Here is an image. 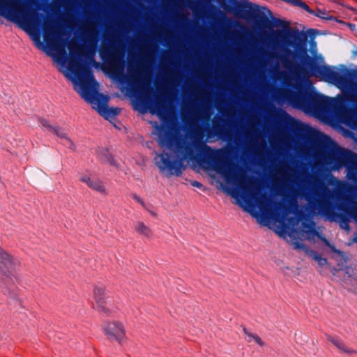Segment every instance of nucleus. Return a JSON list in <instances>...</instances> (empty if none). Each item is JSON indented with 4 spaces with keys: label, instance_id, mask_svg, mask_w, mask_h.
Listing matches in <instances>:
<instances>
[{
    "label": "nucleus",
    "instance_id": "f257e3e1",
    "mask_svg": "<svg viewBox=\"0 0 357 357\" xmlns=\"http://www.w3.org/2000/svg\"><path fill=\"white\" fill-rule=\"evenodd\" d=\"M209 106L202 102L196 108L192 109L190 115H183V121L190 130V138L193 145L203 153L199 164L205 169L215 171L225 180L226 183L235 185L244 193L240 194L235 188H225V190L232 198L236 199L237 204L245 211L256 218L263 225L272 228L278 223L280 236L286 233L287 226L294 227L298 224V219L289 217L291 213L289 207L282 202L275 201L272 197L261 192V183L249 176L245 170L233 162L226 149H213L204 142L203 128L197 123L198 120H208L210 117Z\"/></svg>",
    "mask_w": 357,
    "mask_h": 357
},
{
    "label": "nucleus",
    "instance_id": "f03ea898",
    "mask_svg": "<svg viewBox=\"0 0 357 357\" xmlns=\"http://www.w3.org/2000/svg\"><path fill=\"white\" fill-rule=\"evenodd\" d=\"M320 72L329 82L341 90L342 95L329 98L307 90L294 91L289 89H279L278 97L294 108L318 118L329 119L333 114L343 116L347 112L346 100L357 104V83L349 73L325 68Z\"/></svg>",
    "mask_w": 357,
    "mask_h": 357
},
{
    "label": "nucleus",
    "instance_id": "7ed1b4c3",
    "mask_svg": "<svg viewBox=\"0 0 357 357\" xmlns=\"http://www.w3.org/2000/svg\"><path fill=\"white\" fill-rule=\"evenodd\" d=\"M158 144L164 150L161 153H156L155 165L167 177L181 176L186 169L185 160H196L190 144L170 132L160 131Z\"/></svg>",
    "mask_w": 357,
    "mask_h": 357
},
{
    "label": "nucleus",
    "instance_id": "20e7f679",
    "mask_svg": "<svg viewBox=\"0 0 357 357\" xmlns=\"http://www.w3.org/2000/svg\"><path fill=\"white\" fill-rule=\"evenodd\" d=\"M313 181L312 188L305 194V199L311 204L317 206L319 213L325 217L326 220L336 222L341 228L349 229V222L354 218L345 208H355L357 209V202L350 197H342L337 204V208L342 213H337L330 202L333 198L331 190L325 183L315 176L310 177Z\"/></svg>",
    "mask_w": 357,
    "mask_h": 357
},
{
    "label": "nucleus",
    "instance_id": "39448f33",
    "mask_svg": "<svg viewBox=\"0 0 357 357\" xmlns=\"http://www.w3.org/2000/svg\"><path fill=\"white\" fill-rule=\"evenodd\" d=\"M85 28L86 29L82 35V40L85 42V45H79L73 41H70L69 43L68 49L71 54V57L68 61V70H61L67 79L72 81L73 84L79 86L78 89H80L79 77L75 72L70 69L71 62L73 61H75L73 66V68L77 69L79 72L82 70V68H86L91 71L92 76H93V75L90 68L83 63H81L75 57L81 56H84L89 65H98V63L95 60L98 31L95 25L91 22L89 23ZM93 77L94 78V77ZM75 89L77 91V87H75Z\"/></svg>",
    "mask_w": 357,
    "mask_h": 357
},
{
    "label": "nucleus",
    "instance_id": "423d86ee",
    "mask_svg": "<svg viewBox=\"0 0 357 357\" xmlns=\"http://www.w3.org/2000/svg\"><path fill=\"white\" fill-rule=\"evenodd\" d=\"M74 61L71 62L70 69L79 77L80 89H77L82 98L89 102L93 109L107 120H113L119 114V108H110L107 106L108 98L98 92V84L93 77L91 71L82 68L80 72L73 68Z\"/></svg>",
    "mask_w": 357,
    "mask_h": 357
},
{
    "label": "nucleus",
    "instance_id": "0eeeda50",
    "mask_svg": "<svg viewBox=\"0 0 357 357\" xmlns=\"http://www.w3.org/2000/svg\"><path fill=\"white\" fill-rule=\"evenodd\" d=\"M100 55L105 63V70L109 75L111 79L118 81L121 84L126 82L129 84H142L139 79V70L128 69L129 75H126L125 61L123 52L121 51L116 44L103 45L100 49Z\"/></svg>",
    "mask_w": 357,
    "mask_h": 357
},
{
    "label": "nucleus",
    "instance_id": "6e6552de",
    "mask_svg": "<svg viewBox=\"0 0 357 357\" xmlns=\"http://www.w3.org/2000/svg\"><path fill=\"white\" fill-rule=\"evenodd\" d=\"M290 36L293 38L296 43V53L292 52L288 48L283 50V54L278 56L273 54H271V57L278 58L282 66L288 70L290 73L295 77H299L301 75L305 73V70L300 64L295 63L294 61L289 59V56H296L301 59H305L307 56V52L306 48V40L307 37L305 34L300 32H294Z\"/></svg>",
    "mask_w": 357,
    "mask_h": 357
},
{
    "label": "nucleus",
    "instance_id": "1a4fd4ad",
    "mask_svg": "<svg viewBox=\"0 0 357 357\" xmlns=\"http://www.w3.org/2000/svg\"><path fill=\"white\" fill-rule=\"evenodd\" d=\"M20 265V260L6 252L0 259V275L3 280H12L15 271Z\"/></svg>",
    "mask_w": 357,
    "mask_h": 357
},
{
    "label": "nucleus",
    "instance_id": "9d476101",
    "mask_svg": "<svg viewBox=\"0 0 357 357\" xmlns=\"http://www.w3.org/2000/svg\"><path fill=\"white\" fill-rule=\"evenodd\" d=\"M93 298L96 310L106 315L112 314L111 297L107 294L105 287L96 286L93 289Z\"/></svg>",
    "mask_w": 357,
    "mask_h": 357
},
{
    "label": "nucleus",
    "instance_id": "9b49d317",
    "mask_svg": "<svg viewBox=\"0 0 357 357\" xmlns=\"http://www.w3.org/2000/svg\"><path fill=\"white\" fill-rule=\"evenodd\" d=\"M103 331L109 340H116L119 343L122 342L126 335L124 326L120 321L105 323Z\"/></svg>",
    "mask_w": 357,
    "mask_h": 357
},
{
    "label": "nucleus",
    "instance_id": "f8f14e48",
    "mask_svg": "<svg viewBox=\"0 0 357 357\" xmlns=\"http://www.w3.org/2000/svg\"><path fill=\"white\" fill-rule=\"evenodd\" d=\"M149 111L152 114H157L162 121L167 120L174 114V109L167 105L165 101L158 100L149 107Z\"/></svg>",
    "mask_w": 357,
    "mask_h": 357
},
{
    "label": "nucleus",
    "instance_id": "ddd939ff",
    "mask_svg": "<svg viewBox=\"0 0 357 357\" xmlns=\"http://www.w3.org/2000/svg\"><path fill=\"white\" fill-rule=\"evenodd\" d=\"M79 181L84 183L87 186L103 195H107V190L103 182L98 178L91 177L86 174L80 176Z\"/></svg>",
    "mask_w": 357,
    "mask_h": 357
},
{
    "label": "nucleus",
    "instance_id": "4468645a",
    "mask_svg": "<svg viewBox=\"0 0 357 357\" xmlns=\"http://www.w3.org/2000/svg\"><path fill=\"white\" fill-rule=\"evenodd\" d=\"M315 223L310 219L305 218L301 222V231L307 240H312L314 236H319L327 246H330L329 243L324 238L321 237L316 231Z\"/></svg>",
    "mask_w": 357,
    "mask_h": 357
},
{
    "label": "nucleus",
    "instance_id": "2eb2a0df",
    "mask_svg": "<svg viewBox=\"0 0 357 357\" xmlns=\"http://www.w3.org/2000/svg\"><path fill=\"white\" fill-rule=\"evenodd\" d=\"M40 123L43 127L47 128L49 132L54 133L59 138L61 139L66 138L68 134L64 128L59 126H52L50 123L45 119H40Z\"/></svg>",
    "mask_w": 357,
    "mask_h": 357
},
{
    "label": "nucleus",
    "instance_id": "dca6fc26",
    "mask_svg": "<svg viewBox=\"0 0 357 357\" xmlns=\"http://www.w3.org/2000/svg\"><path fill=\"white\" fill-rule=\"evenodd\" d=\"M288 236L291 240V243L295 250H303L307 255L310 256L314 261L316 259H318L321 255L318 254L317 252L308 249L303 243L298 241L294 237L293 232L288 234Z\"/></svg>",
    "mask_w": 357,
    "mask_h": 357
},
{
    "label": "nucleus",
    "instance_id": "f3484780",
    "mask_svg": "<svg viewBox=\"0 0 357 357\" xmlns=\"http://www.w3.org/2000/svg\"><path fill=\"white\" fill-rule=\"evenodd\" d=\"M135 231L139 235L151 238L153 236L152 229L142 221H137L134 225Z\"/></svg>",
    "mask_w": 357,
    "mask_h": 357
},
{
    "label": "nucleus",
    "instance_id": "a211bd4d",
    "mask_svg": "<svg viewBox=\"0 0 357 357\" xmlns=\"http://www.w3.org/2000/svg\"><path fill=\"white\" fill-rule=\"evenodd\" d=\"M98 157L103 162L107 163L116 169L119 168V162L114 158L107 149H100L98 152Z\"/></svg>",
    "mask_w": 357,
    "mask_h": 357
},
{
    "label": "nucleus",
    "instance_id": "6ab92c4d",
    "mask_svg": "<svg viewBox=\"0 0 357 357\" xmlns=\"http://www.w3.org/2000/svg\"><path fill=\"white\" fill-rule=\"evenodd\" d=\"M331 342L335 345L337 349L342 354H345L349 356L357 354V351L350 348L347 344H345L342 341L337 338H332Z\"/></svg>",
    "mask_w": 357,
    "mask_h": 357
},
{
    "label": "nucleus",
    "instance_id": "aec40b11",
    "mask_svg": "<svg viewBox=\"0 0 357 357\" xmlns=\"http://www.w3.org/2000/svg\"><path fill=\"white\" fill-rule=\"evenodd\" d=\"M331 342L335 345L337 349L342 354H345L349 356L357 354V351L350 348L347 344H345L342 341L337 338H332Z\"/></svg>",
    "mask_w": 357,
    "mask_h": 357
},
{
    "label": "nucleus",
    "instance_id": "412c9836",
    "mask_svg": "<svg viewBox=\"0 0 357 357\" xmlns=\"http://www.w3.org/2000/svg\"><path fill=\"white\" fill-rule=\"evenodd\" d=\"M288 172H294V169L287 163H284L280 165L277 169V172L279 174H281L285 181H291L294 183H296L295 181L291 179V177L293 175L289 174Z\"/></svg>",
    "mask_w": 357,
    "mask_h": 357
},
{
    "label": "nucleus",
    "instance_id": "4be33fe9",
    "mask_svg": "<svg viewBox=\"0 0 357 357\" xmlns=\"http://www.w3.org/2000/svg\"><path fill=\"white\" fill-rule=\"evenodd\" d=\"M243 333L246 335L247 342H251L252 341H254L261 347H263L265 345V342L257 334L248 331L245 328H243Z\"/></svg>",
    "mask_w": 357,
    "mask_h": 357
},
{
    "label": "nucleus",
    "instance_id": "5701e85b",
    "mask_svg": "<svg viewBox=\"0 0 357 357\" xmlns=\"http://www.w3.org/2000/svg\"><path fill=\"white\" fill-rule=\"evenodd\" d=\"M332 179L334 181L333 184L335 185L337 190L347 192H349L351 190V187L346 182L338 180L334 176L332 177Z\"/></svg>",
    "mask_w": 357,
    "mask_h": 357
},
{
    "label": "nucleus",
    "instance_id": "b1692460",
    "mask_svg": "<svg viewBox=\"0 0 357 357\" xmlns=\"http://www.w3.org/2000/svg\"><path fill=\"white\" fill-rule=\"evenodd\" d=\"M250 144L252 145V146H255L257 151H260L265 148V143L264 142L257 144L255 138L251 139Z\"/></svg>",
    "mask_w": 357,
    "mask_h": 357
},
{
    "label": "nucleus",
    "instance_id": "393cba45",
    "mask_svg": "<svg viewBox=\"0 0 357 357\" xmlns=\"http://www.w3.org/2000/svg\"><path fill=\"white\" fill-rule=\"evenodd\" d=\"M286 31L281 29H276L273 31V36L284 39L286 37Z\"/></svg>",
    "mask_w": 357,
    "mask_h": 357
},
{
    "label": "nucleus",
    "instance_id": "a878e982",
    "mask_svg": "<svg viewBox=\"0 0 357 357\" xmlns=\"http://www.w3.org/2000/svg\"><path fill=\"white\" fill-rule=\"evenodd\" d=\"M63 139L65 140V142L63 143V144L66 146H67L68 149H70L72 150L75 149V145L72 142V140L68 137V135L66 136V138H64Z\"/></svg>",
    "mask_w": 357,
    "mask_h": 357
},
{
    "label": "nucleus",
    "instance_id": "bb28decb",
    "mask_svg": "<svg viewBox=\"0 0 357 357\" xmlns=\"http://www.w3.org/2000/svg\"><path fill=\"white\" fill-rule=\"evenodd\" d=\"M297 6L302 8L305 10L307 11L308 13H312L310 7L303 1L299 0L297 1Z\"/></svg>",
    "mask_w": 357,
    "mask_h": 357
},
{
    "label": "nucleus",
    "instance_id": "cd10ccee",
    "mask_svg": "<svg viewBox=\"0 0 357 357\" xmlns=\"http://www.w3.org/2000/svg\"><path fill=\"white\" fill-rule=\"evenodd\" d=\"M316 261L321 267H324L328 264L327 259L326 258L322 257L321 256H320L318 259H316Z\"/></svg>",
    "mask_w": 357,
    "mask_h": 357
},
{
    "label": "nucleus",
    "instance_id": "c85d7f7f",
    "mask_svg": "<svg viewBox=\"0 0 357 357\" xmlns=\"http://www.w3.org/2000/svg\"><path fill=\"white\" fill-rule=\"evenodd\" d=\"M169 79L172 84H174L175 82H177L178 81V79L177 77V74L174 73H171V75L169 76Z\"/></svg>",
    "mask_w": 357,
    "mask_h": 357
},
{
    "label": "nucleus",
    "instance_id": "c756f323",
    "mask_svg": "<svg viewBox=\"0 0 357 357\" xmlns=\"http://www.w3.org/2000/svg\"><path fill=\"white\" fill-rule=\"evenodd\" d=\"M206 98L205 92L203 90H199L197 91V98L198 100H202Z\"/></svg>",
    "mask_w": 357,
    "mask_h": 357
},
{
    "label": "nucleus",
    "instance_id": "7c9ffc66",
    "mask_svg": "<svg viewBox=\"0 0 357 357\" xmlns=\"http://www.w3.org/2000/svg\"><path fill=\"white\" fill-rule=\"evenodd\" d=\"M132 197L133 198V199H135L136 202L139 203L141 205L144 206V203L143 200L138 195H137L136 194H133L132 195Z\"/></svg>",
    "mask_w": 357,
    "mask_h": 357
},
{
    "label": "nucleus",
    "instance_id": "2f4dec72",
    "mask_svg": "<svg viewBox=\"0 0 357 357\" xmlns=\"http://www.w3.org/2000/svg\"><path fill=\"white\" fill-rule=\"evenodd\" d=\"M191 185L193 186V187H195V188H200L202 187V185L201 183H199V181H192L190 182Z\"/></svg>",
    "mask_w": 357,
    "mask_h": 357
},
{
    "label": "nucleus",
    "instance_id": "473e14b6",
    "mask_svg": "<svg viewBox=\"0 0 357 357\" xmlns=\"http://www.w3.org/2000/svg\"><path fill=\"white\" fill-rule=\"evenodd\" d=\"M155 45H147L146 47V52H147V57L149 56V52L153 49V50L154 51L155 49Z\"/></svg>",
    "mask_w": 357,
    "mask_h": 357
},
{
    "label": "nucleus",
    "instance_id": "72a5a7b5",
    "mask_svg": "<svg viewBox=\"0 0 357 357\" xmlns=\"http://www.w3.org/2000/svg\"><path fill=\"white\" fill-rule=\"evenodd\" d=\"M284 1L297 6V1L299 0H283Z\"/></svg>",
    "mask_w": 357,
    "mask_h": 357
},
{
    "label": "nucleus",
    "instance_id": "f704fd0d",
    "mask_svg": "<svg viewBox=\"0 0 357 357\" xmlns=\"http://www.w3.org/2000/svg\"><path fill=\"white\" fill-rule=\"evenodd\" d=\"M278 66H275V67L273 68V70H271V73H272L273 74H274V75H275V74H276V73H278V74H279L280 75H282L283 74V72H282V73L278 72Z\"/></svg>",
    "mask_w": 357,
    "mask_h": 357
},
{
    "label": "nucleus",
    "instance_id": "c9c22d12",
    "mask_svg": "<svg viewBox=\"0 0 357 357\" xmlns=\"http://www.w3.org/2000/svg\"><path fill=\"white\" fill-rule=\"evenodd\" d=\"M6 252V251L4 249H3V248L0 245V259L2 258V256L4 255Z\"/></svg>",
    "mask_w": 357,
    "mask_h": 357
},
{
    "label": "nucleus",
    "instance_id": "e433bc0d",
    "mask_svg": "<svg viewBox=\"0 0 357 357\" xmlns=\"http://www.w3.org/2000/svg\"><path fill=\"white\" fill-rule=\"evenodd\" d=\"M178 17L181 20L184 19L185 18V15L183 14H181L178 15Z\"/></svg>",
    "mask_w": 357,
    "mask_h": 357
},
{
    "label": "nucleus",
    "instance_id": "4c0bfd02",
    "mask_svg": "<svg viewBox=\"0 0 357 357\" xmlns=\"http://www.w3.org/2000/svg\"><path fill=\"white\" fill-rule=\"evenodd\" d=\"M354 142L357 144V137H354Z\"/></svg>",
    "mask_w": 357,
    "mask_h": 357
},
{
    "label": "nucleus",
    "instance_id": "58836bf2",
    "mask_svg": "<svg viewBox=\"0 0 357 357\" xmlns=\"http://www.w3.org/2000/svg\"><path fill=\"white\" fill-rule=\"evenodd\" d=\"M250 130L255 131V129L254 128H250Z\"/></svg>",
    "mask_w": 357,
    "mask_h": 357
},
{
    "label": "nucleus",
    "instance_id": "ea45409f",
    "mask_svg": "<svg viewBox=\"0 0 357 357\" xmlns=\"http://www.w3.org/2000/svg\"><path fill=\"white\" fill-rule=\"evenodd\" d=\"M42 28L43 29V25L42 26Z\"/></svg>",
    "mask_w": 357,
    "mask_h": 357
}]
</instances>
